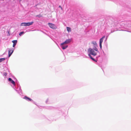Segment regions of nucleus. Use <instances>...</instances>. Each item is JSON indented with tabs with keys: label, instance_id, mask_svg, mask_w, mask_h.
I'll return each mask as SVG.
<instances>
[{
	"label": "nucleus",
	"instance_id": "obj_1",
	"mask_svg": "<svg viewBox=\"0 0 131 131\" xmlns=\"http://www.w3.org/2000/svg\"><path fill=\"white\" fill-rule=\"evenodd\" d=\"M88 51L89 53V54L94 56H96L97 54V52H98L97 49L96 48H95V49H92L91 48H89Z\"/></svg>",
	"mask_w": 131,
	"mask_h": 131
},
{
	"label": "nucleus",
	"instance_id": "obj_2",
	"mask_svg": "<svg viewBox=\"0 0 131 131\" xmlns=\"http://www.w3.org/2000/svg\"><path fill=\"white\" fill-rule=\"evenodd\" d=\"M34 23V22L32 21L28 23H22L20 26H28L32 25Z\"/></svg>",
	"mask_w": 131,
	"mask_h": 131
},
{
	"label": "nucleus",
	"instance_id": "obj_3",
	"mask_svg": "<svg viewBox=\"0 0 131 131\" xmlns=\"http://www.w3.org/2000/svg\"><path fill=\"white\" fill-rule=\"evenodd\" d=\"M48 24L49 27L52 29H55L57 28L56 26L53 24L48 23Z\"/></svg>",
	"mask_w": 131,
	"mask_h": 131
},
{
	"label": "nucleus",
	"instance_id": "obj_4",
	"mask_svg": "<svg viewBox=\"0 0 131 131\" xmlns=\"http://www.w3.org/2000/svg\"><path fill=\"white\" fill-rule=\"evenodd\" d=\"M71 40L70 39H67L65 42H63L62 43H61V45H63L64 44H67L70 43L71 42Z\"/></svg>",
	"mask_w": 131,
	"mask_h": 131
},
{
	"label": "nucleus",
	"instance_id": "obj_5",
	"mask_svg": "<svg viewBox=\"0 0 131 131\" xmlns=\"http://www.w3.org/2000/svg\"><path fill=\"white\" fill-rule=\"evenodd\" d=\"M13 52V48H10L8 51V56L9 57Z\"/></svg>",
	"mask_w": 131,
	"mask_h": 131
},
{
	"label": "nucleus",
	"instance_id": "obj_6",
	"mask_svg": "<svg viewBox=\"0 0 131 131\" xmlns=\"http://www.w3.org/2000/svg\"><path fill=\"white\" fill-rule=\"evenodd\" d=\"M8 80L11 83L14 85H15V82L10 78H8Z\"/></svg>",
	"mask_w": 131,
	"mask_h": 131
},
{
	"label": "nucleus",
	"instance_id": "obj_7",
	"mask_svg": "<svg viewBox=\"0 0 131 131\" xmlns=\"http://www.w3.org/2000/svg\"><path fill=\"white\" fill-rule=\"evenodd\" d=\"M12 42L13 43V47H15V46L16 45L17 43V40H13L12 41Z\"/></svg>",
	"mask_w": 131,
	"mask_h": 131
},
{
	"label": "nucleus",
	"instance_id": "obj_8",
	"mask_svg": "<svg viewBox=\"0 0 131 131\" xmlns=\"http://www.w3.org/2000/svg\"><path fill=\"white\" fill-rule=\"evenodd\" d=\"M24 99L28 101H31L32 100L31 99L27 96H25L24 97Z\"/></svg>",
	"mask_w": 131,
	"mask_h": 131
},
{
	"label": "nucleus",
	"instance_id": "obj_9",
	"mask_svg": "<svg viewBox=\"0 0 131 131\" xmlns=\"http://www.w3.org/2000/svg\"><path fill=\"white\" fill-rule=\"evenodd\" d=\"M105 38V36H103L102 38H101L100 39V43H102L104 39Z\"/></svg>",
	"mask_w": 131,
	"mask_h": 131
},
{
	"label": "nucleus",
	"instance_id": "obj_10",
	"mask_svg": "<svg viewBox=\"0 0 131 131\" xmlns=\"http://www.w3.org/2000/svg\"><path fill=\"white\" fill-rule=\"evenodd\" d=\"M67 31H68V32H70L71 31V28L70 27H67Z\"/></svg>",
	"mask_w": 131,
	"mask_h": 131
},
{
	"label": "nucleus",
	"instance_id": "obj_11",
	"mask_svg": "<svg viewBox=\"0 0 131 131\" xmlns=\"http://www.w3.org/2000/svg\"><path fill=\"white\" fill-rule=\"evenodd\" d=\"M89 56L90 57V58L92 60L94 61H95V60L92 57V56L90 54H89Z\"/></svg>",
	"mask_w": 131,
	"mask_h": 131
},
{
	"label": "nucleus",
	"instance_id": "obj_12",
	"mask_svg": "<svg viewBox=\"0 0 131 131\" xmlns=\"http://www.w3.org/2000/svg\"><path fill=\"white\" fill-rule=\"evenodd\" d=\"M92 43L95 46H97V43L95 41H93L92 42Z\"/></svg>",
	"mask_w": 131,
	"mask_h": 131
},
{
	"label": "nucleus",
	"instance_id": "obj_13",
	"mask_svg": "<svg viewBox=\"0 0 131 131\" xmlns=\"http://www.w3.org/2000/svg\"><path fill=\"white\" fill-rule=\"evenodd\" d=\"M68 47V46H62V48L63 49H64Z\"/></svg>",
	"mask_w": 131,
	"mask_h": 131
},
{
	"label": "nucleus",
	"instance_id": "obj_14",
	"mask_svg": "<svg viewBox=\"0 0 131 131\" xmlns=\"http://www.w3.org/2000/svg\"><path fill=\"white\" fill-rule=\"evenodd\" d=\"M5 60V58H1L0 59V62L3 61Z\"/></svg>",
	"mask_w": 131,
	"mask_h": 131
},
{
	"label": "nucleus",
	"instance_id": "obj_15",
	"mask_svg": "<svg viewBox=\"0 0 131 131\" xmlns=\"http://www.w3.org/2000/svg\"><path fill=\"white\" fill-rule=\"evenodd\" d=\"M36 17H42V15H36Z\"/></svg>",
	"mask_w": 131,
	"mask_h": 131
},
{
	"label": "nucleus",
	"instance_id": "obj_16",
	"mask_svg": "<svg viewBox=\"0 0 131 131\" xmlns=\"http://www.w3.org/2000/svg\"><path fill=\"white\" fill-rule=\"evenodd\" d=\"M24 32L23 31V32H20V33L19 34V35L20 36H21V35L23 34H24Z\"/></svg>",
	"mask_w": 131,
	"mask_h": 131
},
{
	"label": "nucleus",
	"instance_id": "obj_17",
	"mask_svg": "<svg viewBox=\"0 0 131 131\" xmlns=\"http://www.w3.org/2000/svg\"><path fill=\"white\" fill-rule=\"evenodd\" d=\"M4 75L5 76H6L7 75V73L6 72H5L4 73Z\"/></svg>",
	"mask_w": 131,
	"mask_h": 131
},
{
	"label": "nucleus",
	"instance_id": "obj_18",
	"mask_svg": "<svg viewBox=\"0 0 131 131\" xmlns=\"http://www.w3.org/2000/svg\"><path fill=\"white\" fill-rule=\"evenodd\" d=\"M100 46L101 49L102 48V43H100Z\"/></svg>",
	"mask_w": 131,
	"mask_h": 131
},
{
	"label": "nucleus",
	"instance_id": "obj_19",
	"mask_svg": "<svg viewBox=\"0 0 131 131\" xmlns=\"http://www.w3.org/2000/svg\"><path fill=\"white\" fill-rule=\"evenodd\" d=\"M59 8H61V9L62 10V9H62V8L61 7V6H59Z\"/></svg>",
	"mask_w": 131,
	"mask_h": 131
},
{
	"label": "nucleus",
	"instance_id": "obj_20",
	"mask_svg": "<svg viewBox=\"0 0 131 131\" xmlns=\"http://www.w3.org/2000/svg\"><path fill=\"white\" fill-rule=\"evenodd\" d=\"M21 1V0H20V1Z\"/></svg>",
	"mask_w": 131,
	"mask_h": 131
}]
</instances>
